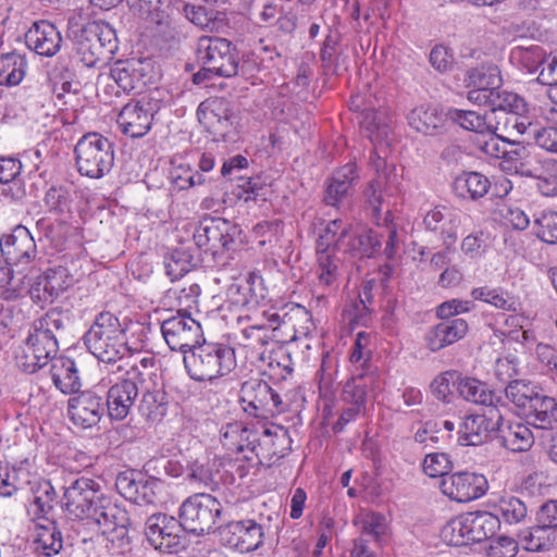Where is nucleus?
Instances as JSON below:
<instances>
[{
  "mask_svg": "<svg viewBox=\"0 0 557 557\" xmlns=\"http://www.w3.org/2000/svg\"><path fill=\"white\" fill-rule=\"evenodd\" d=\"M84 343L98 360L112 367V373L128 367L126 358L131 349L120 320L109 311L100 312L84 335Z\"/></svg>",
  "mask_w": 557,
  "mask_h": 557,
  "instance_id": "nucleus-1",
  "label": "nucleus"
},
{
  "mask_svg": "<svg viewBox=\"0 0 557 557\" xmlns=\"http://www.w3.org/2000/svg\"><path fill=\"white\" fill-rule=\"evenodd\" d=\"M506 398L521 410L528 424L552 429L557 423V400L547 396L530 381H515L505 387Z\"/></svg>",
  "mask_w": 557,
  "mask_h": 557,
  "instance_id": "nucleus-2",
  "label": "nucleus"
},
{
  "mask_svg": "<svg viewBox=\"0 0 557 557\" xmlns=\"http://www.w3.org/2000/svg\"><path fill=\"white\" fill-rule=\"evenodd\" d=\"M184 364L193 380L212 381L235 369V351L227 345L203 341L184 355Z\"/></svg>",
  "mask_w": 557,
  "mask_h": 557,
  "instance_id": "nucleus-3",
  "label": "nucleus"
},
{
  "mask_svg": "<svg viewBox=\"0 0 557 557\" xmlns=\"http://www.w3.org/2000/svg\"><path fill=\"white\" fill-rule=\"evenodd\" d=\"M200 71L193 75L195 84H201L210 75L233 77L238 72V57L235 47L225 38L202 36L198 40Z\"/></svg>",
  "mask_w": 557,
  "mask_h": 557,
  "instance_id": "nucleus-4",
  "label": "nucleus"
},
{
  "mask_svg": "<svg viewBox=\"0 0 557 557\" xmlns=\"http://www.w3.org/2000/svg\"><path fill=\"white\" fill-rule=\"evenodd\" d=\"M77 171L90 178H100L108 173L114 161L113 144L99 133L83 135L75 145Z\"/></svg>",
  "mask_w": 557,
  "mask_h": 557,
  "instance_id": "nucleus-5",
  "label": "nucleus"
},
{
  "mask_svg": "<svg viewBox=\"0 0 557 557\" xmlns=\"http://www.w3.org/2000/svg\"><path fill=\"white\" fill-rule=\"evenodd\" d=\"M239 403L247 414L257 419L273 418L288 410L281 395L261 379H249L242 383Z\"/></svg>",
  "mask_w": 557,
  "mask_h": 557,
  "instance_id": "nucleus-6",
  "label": "nucleus"
},
{
  "mask_svg": "<svg viewBox=\"0 0 557 557\" xmlns=\"http://www.w3.org/2000/svg\"><path fill=\"white\" fill-rule=\"evenodd\" d=\"M240 228L233 222L215 216H205L194 232L197 247L213 258L234 250L240 240Z\"/></svg>",
  "mask_w": 557,
  "mask_h": 557,
  "instance_id": "nucleus-7",
  "label": "nucleus"
},
{
  "mask_svg": "<svg viewBox=\"0 0 557 557\" xmlns=\"http://www.w3.org/2000/svg\"><path fill=\"white\" fill-rule=\"evenodd\" d=\"M221 503L210 494L196 493L180 507L178 519L185 532L203 535L215 524L221 515Z\"/></svg>",
  "mask_w": 557,
  "mask_h": 557,
  "instance_id": "nucleus-8",
  "label": "nucleus"
},
{
  "mask_svg": "<svg viewBox=\"0 0 557 557\" xmlns=\"http://www.w3.org/2000/svg\"><path fill=\"white\" fill-rule=\"evenodd\" d=\"M249 445L251 455H245L244 458L249 462L256 459L257 463L271 467L290 451L292 438L287 429L272 424L260 434H252Z\"/></svg>",
  "mask_w": 557,
  "mask_h": 557,
  "instance_id": "nucleus-9",
  "label": "nucleus"
},
{
  "mask_svg": "<svg viewBox=\"0 0 557 557\" xmlns=\"http://www.w3.org/2000/svg\"><path fill=\"white\" fill-rule=\"evenodd\" d=\"M90 519L100 527L113 545L116 544L117 548L124 550L131 544L128 513L110 498L104 496L99 499V505Z\"/></svg>",
  "mask_w": 557,
  "mask_h": 557,
  "instance_id": "nucleus-10",
  "label": "nucleus"
},
{
  "mask_svg": "<svg viewBox=\"0 0 557 557\" xmlns=\"http://www.w3.org/2000/svg\"><path fill=\"white\" fill-rule=\"evenodd\" d=\"M103 497L97 481L81 476L65 488L63 507L75 519H90Z\"/></svg>",
  "mask_w": 557,
  "mask_h": 557,
  "instance_id": "nucleus-11",
  "label": "nucleus"
},
{
  "mask_svg": "<svg viewBox=\"0 0 557 557\" xmlns=\"http://www.w3.org/2000/svg\"><path fill=\"white\" fill-rule=\"evenodd\" d=\"M184 528L180 519L166 513H153L146 521V536L158 550L175 554L184 548Z\"/></svg>",
  "mask_w": 557,
  "mask_h": 557,
  "instance_id": "nucleus-12",
  "label": "nucleus"
},
{
  "mask_svg": "<svg viewBox=\"0 0 557 557\" xmlns=\"http://www.w3.org/2000/svg\"><path fill=\"white\" fill-rule=\"evenodd\" d=\"M161 332L168 346L172 350L183 351L184 355L203 339L202 329L190 313L177 311L176 315L165 319L161 324Z\"/></svg>",
  "mask_w": 557,
  "mask_h": 557,
  "instance_id": "nucleus-13",
  "label": "nucleus"
},
{
  "mask_svg": "<svg viewBox=\"0 0 557 557\" xmlns=\"http://www.w3.org/2000/svg\"><path fill=\"white\" fill-rule=\"evenodd\" d=\"M470 102L479 107H486L490 120L495 125L505 121L509 114H524L528 111L527 102L518 94L498 86L495 90L472 94Z\"/></svg>",
  "mask_w": 557,
  "mask_h": 557,
  "instance_id": "nucleus-14",
  "label": "nucleus"
},
{
  "mask_svg": "<svg viewBox=\"0 0 557 557\" xmlns=\"http://www.w3.org/2000/svg\"><path fill=\"white\" fill-rule=\"evenodd\" d=\"M121 373H124L126 377L109 388L106 401L110 418L116 421H122L129 414L138 396L137 383L141 371L136 366H131Z\"/></svg>",
  "mask_w": 557,
  "mask_h": 557,
  "instance_id": "nucleus-15",
  "label": "nucleus"
},
{
  "mask_svg": "<svg viewBox=\"0 0 557 557\" xmlns=\"http://www.w3.org/2000/svg\"><path fill=\"white\" fill-rule=\"evenodd\" d=\"M223 546L239 553H250L263 544V527L252 519L231 521L219 528Z\"/></svg>",
  "mask_w": 557,
  "mask_h": 557,
  "instance_id": "nucleus-16",
  "label": "nucleus"
},
{
  "mask_svg": "<svg viewBox=\"0 0 557 557\" xmlns=\"http://www.w3.org/2000/svg\"><path fill=\"white\" fill-rule=\"evenodd\" d=\"M158 104L151 98L143 97L126 103L117 115L116 123L121 132L131 137L145 136L151 128Z\"/></svg>",
  "mask_w": 557,
  "mask_h": 557,
  "instance_id": "nucleus-17",
  "label": "nucleus"
},
{
  "mask_svg": "<svg viewBox=\"0 0 557 557\" xmlns=\"http://www.w3.org/2000/svg\"><path fill=\"white\" fill-rule=\"evenodd\" d=\"M440 488L451 500L468 503L482 497L488 488V483L482 474L463 471L443 476Z\"/></svg>",
  "mask_w": 557,
  "mask_h": 557,
  "instance_id": "nucleus-18",
  "label": "nucleus"
},
{
  "mask_svg": "<svg viewBox=\"0 0 557 557\" xmlns=\"http://www.w3.org/2000/svg\"><path fill=\"white\" fill-rule=\"evenodd\" d=\"M137 410L148 421H159L166 412V394L164 387L157 381V375L141 372L138 381Z\"/></svg>",
  "mask_w": 557,
  "mask_h": 557,
  "instance_id": "nucleus-19",
  "label": "nucleus"
},
{
  "mask_svg": "<svg viewBox=\"0 0 557 557\" xmlns=\"http://www.w3.org/2000/svg\"><path fill=\"white\" fill-rule=\"evenodd\" d=\"M75 394L67 401V412L71 421L83 429L97 425L104 413L102 397L92 391Z\"/></svg>",
  "mask_w": 557,
  "mask_h": 557,
  "instance_id": "nucleus-20",
  "label": "nucleus"
},
{
  "mask_svg": "<svg viewBox=\"0 0 557 557\" xmlns=\"http://www.w3.org/2000/svg\"><path fill=\"white\" fill-rule=\"evenodd\" d=\"M0 250L8 265H18L35 258L36 244L28 228L17 225L1 237Z\"/></svg>",
  "mask_w": 557,
  "mask_h": 557,
  "instance_id": "nucleus-21",
  "label": "nucleus"
},
{
  "mask_svg": "<svg viewBox=\"0 0 557 557\" xmlns=\"http://www.w3.org/2000/svg\"><path fill=\"white\" fill-rule=\"evenodd\" d=\"M74 280L64 267L49 268L30 289V296L37 302H52L64 290L72 286Z\"/></svg>",
  "mask_w": 557,
  "mask_h": 557,
  "instance_id": "nucleus-22",
  "label": "nucleus"
},
{
  "mask_svg": "<svg viewBox=\"0 0 557 557\" xmlns=\"http://www.w3.org/2000/svg\"><path fill=\"white\" fill-rule=\"evenodd\" d=\"M409 126L424 136H438L447 132V112L440 107L422 103L407 114Z\"/></svg>",
  "mask_w": 557,
  "mask_h": 557,
  "instance_id": "nucleus-23",
  "label": "nucleus"
},
{
  "mask_svg": "<svg viewBox=\"0 0 557 557\" xmlns=\"http://www.w3.org/2000/svg\"><path fill=\"white\" fill-rule=\"evenodd\" d=\"M441 320L440 323L430 327L424 336L426 347L433 352L460 341L469 330L468 322L462 318Z\"/></svg>",
  "mask_w": 557,
  "mask_h": 557,
  "instance_id": "nucleus-24",
  "label": "nucleus"
},
{
  "mask_svg": "<svg viewBox=\"0 0 557 557\" xmlns=\"http://www.w3.org/2000/svg\"><path fill=\"white\" fill-rule=\"evenodd\" d=\"M27 47L42 57H52L60 49L62 37L57 27L48 21H38L25 34Z\"/></svg>",
  "mask_w": 557,
  "mask_h": 557,
  "instance_id": "nucleus-25",
  "label": "nucleus"
},
{
  "mask_svg": "<svg viewBox=\"0 0 557 557\" xmlns=\"http://www.w3.org/2000/svg\"><path fill=\"white\" fill-rule=\"evenodd\" d=\"M359 174L355 163H347L335 170L326 182L324 202L327 206H338L352 190Z\"/></svg>",
  "mask_w": 557,
  "mask_h": 557,
  "instance_id": "nucleus-26",
  "label": "nucleus"
},
{
  "mask_svg": "<svg viewBox=\"0 0 557 557\" xmlns=\"http://www.w3.org/2000/svg\"><path fill=\"white\" fill-rule=\"evenodd\" d=\"M197 117L199 123L213 135H225L232 125L230 111L220 99L201 102L197 109Z\"/></svg>",
  "mask_w": 557,
  "mask_h": 557,
  "instance_id": "nucleus-27",
  "label": "nucleus"
},
{
  "mask_svg": "<svg viewBox=\"0 0 557 557\" xmlns=\"http://www.w3.org/2000/svg\"><path fill=\"white\" fill-rule=\"evenodd\" d=\"M75 50L81 61L87 67H95L99 63H106L107 59L102 52V47L98 45V38L94 33L90 23L84 25L78 30L73 32Z\"/></svg>",
  "mask_w": 557,
  "mask_h": 557,
  "instance_id": "nucleus-28",
  "label": "nucleus"
},
{
  "mask_svg": "<svg viewBox=\"0 0 557 557\" xmlns=\"http://www.w3.org/2000/svg\"><path fill=\"white\" fill-rule=\"evenodd\" d=\"M336 242L333 239H325L323 234H320L317 239V256L319 284L323 286H332L338 277V259L335 257Z\"/></svg>",
  "mask_w": 557,
  "mask_h": 557,
  "instance_id": "nucleus-29",
  "label": "nucleus"
},
{
  "mask_svg": "<svg viewBox=\"0 0 557 557\" xmlns=\"http://www.w3.org/2000/svg\"><path fill=\"white\" fill-rule=\"evenodd\" d=\"M451 187L456 197L478 201L488 193L491 181L486 175L476 171L462 172L455 177Z\"/></svg>",
  "mask_w": 557,
  "mask_h": 557,
  "instance_id": "nucleus-30",
  "label": "nucleus"
},
{
  "mask_svg": "<svg viewBox=\"0 0 557 557\" xmlns=\"http://www.w3.org/2000/svg\"><path fill=\"white\" fill-rule=\"evenodd\" d=\"M50 374L54 386L63 394H75L81 388V380L75 361L67 357L52 360Z\"/></svg>",
  "mask_w": 557,
  "mask_h": 557,
  "instance_id": "nucleus-31",
  "label": "nucleus"
},
{
  "mask_svg": "<svg viewBox=\"0 0 557 557\" xmlns=\"http://www.w3.org/2000/svg\"><path fill=\"white\" fill-rule=\"evenodd\" d=\"M500 445L513 453L529 450L534 444V437L529 426L522 422L508 421L497 434Z\"/></svg>",
  "mask_w": 557,
  "mask_h": 557,
  "instance_id": "nucleus-32",
  "label": "nucleus"
},
{
  "mask_svg": "<svg viewBox=\"0 0 557 557\" xmlns=\"http://www.w3.org/2000/svg\"><path fill=\"white\" fill-rule=\"evenodd\" d=\"M70 320L71 313L69 310L52 308L33 322V331L30 333L49 337L50 339H58L65 332Z\"/></svg>",
  "mask_w": 557,
  "mask_h": 557,
  "instance_id": "nucleus-33",
  "label": "nucleus"
},
{
  "mask_svg": "<svg viewBox=\"0 0 557 557\" xmlns=\"http://www.w3.org/2000/svg\"><path fill=\"white\" fill-rule=\"evenodd\" d=\"M448 120L463 129L479 134H496L497 126L492 123L487 112L481 114L473 110L451 108L447 111Z\"/></svg>",
  "mask_w": 557,
  "mask_h": 557,
  "instance_id": "nucleus-34",
  "label": "nucleus"
},
{
  "mask_svg": "<svg viewBox=\"0 0 557 557\" xmlns=\"http://www.w3.org/2000/svg\"><path fill=\"white\" fill-rule=\"evenodd\" d=\"M467 86H473L474 88L468 91L467 98L470 101L472 94L479 91H491L495 90L500 86L502 77L500 71L496 65H481L472 67L466 73Z\"/></svg>",
  "mask_w": 557,
  "mask_h": 557,
  "instance_id": "nucleus-35",
  "label": "nucleus"
},
{
  "mask_svg": "<svg viewBox=\"0 0 557 557\" xmlns=\"http://www.w3.org/2000/svg\"><path fill=\"white\" fill-rule=\"evenodd\" d=\"M471 543L487 540L496 534L500 527L498 515L488 511L466 512Z\"/></svg>",
  "mask_w": 557,
  "mask_h": 557,
  "instance_id": "nucleus-36",
  "label": "nucleus"
},
{
  "mask_svg": "<svg viewBox=\"0 0 557 557\" xmlns=\"http://www.w3.org/2000/svg\"><path fill=\"white\" fill-rule=\"evenodd\" d=\"M381 248V236L372 231L354 232L349 228V236H347L346 245L342 250L351 253L352 256L372 257Z\"/></svg>",
  "mask_w": 557,
  "mask_h": 557,
  "instance_id": "nucleus-37",
  "label": "nucleus"
},
{
  "mask_svg": "<svg viewBox=\"0 0 557 557\" xmlns=\"http://www.w3.org/2000/svg\"><path fill=\"white\" fill-rule=\"evenodd\" d=\"M270 323L264 325H247L240 332L239 344L246 348L258 350L269 344L274 337V332L283 323L281 317H272Z\"/></svg>",
  "mask_w": 557,
  "mask_h": 557,
  "instance_id": "nucleus-38",
  "label": "nucleus"
},
{
  "mask_svg": "<svg viewBox=\"0 0 557 557\" xmlns=\"http://www.w3.org/2000/svg\"><path fill=\"white\" fill-rule=\"evenodd\" d=\"M180 0H127L134 15L149 22L158 16L168 17L171 11H180Z\"/></svg>",
  "mask_w": 557,
  "mask_h": 557,
  "instance_id": "nucleus-39",
  "label": "nucleus"
},
{
  "mask_svg": "<svg viewBox=\"0 0 557 557\" xmlns=\"http://www.w3.org/2000/svg\"><path fill=\"white\" fill-rule=\"evenodd\" d=\"M459 395L467 401L476 405H486V403H499V392L491 389L488 385L473 377H465L458 384Z\"/></svg>",
  "mask_w": 557,
  "mask_h": 557,
  "instance_id": "nucleus-40",
  "label": "nucleus"
},
{
  "mask_svg": "<svg viewBox=\"0 0 557 557\" xmlns=\"http://www.w3.org/2000/svg\"><path fill=\"white\" fill-rule=\"evenodd\" d=\"M27 62L24 55L10 52L0 57V85L16 86L25 76Z\"/></svg>",
  "mask_w": 557,
  "mask_h": 557,
  "instance_id": "nucleus-41",
  "label": "nucleus"
},
{
  "mask_svg": "<svg viewBox=\"0 0 557 557\" xmlns=\"http://www.w3.org/2000/svg\"><path fill=\"white\" fill-rule=\"evenodd\" d=\"M459 433V441L463 445L476 446L485 443L493 432L480 414H469L465 417Z\"/></svg>",
  "mask_w": 557,
  "mask_h": 557,
  "instance_id": "nucleus-42",
  "label": "nucleus"
},
{
  "mask_svg": "<svg viewBox=\"0 0 557 557\" xmlns=\"http://www.w3.org/2000/svg\"><path fill=\"white\" fill-rule=\"evenodd\" d=\"M252 434L242 422L227 423L221 430V443L230 453H243L246 448L250 451Z\"/></svg>",
  "mask_w": 557,
  "mask_h": 557,
  "instance_id": "nucleus-43",
  "label": "nucleus"
},
{
  "mask_svg": "<svg viewBox=\"0 0 557 557\" xmlns=\"http://www.w3.org/2000/svg\"><path fill=\"white\" fill-rule=\"evenodd\" d=\"M76 191L70 186H51L45 195L44 201L49 212L55 215L71 213Z\"/></svg>",
  "mask_w": 557,
  "mask_h": 557,
  "instance_id": "nucleus-44",
  "label": "nucleus"
},
{
  "mask_svg": "<svg viewBox=\"0 0 557 557\" xmlns=\"http://www.w3.org/2000/svg\"><path fill=\"white\" fill-rule=\"evenodd\" d=\"M525 549L530 552H548L557 545V529L536 523L523 537Z\"/></svg>",
  "mask_w": 557,
  "mask_h": 557,
  "instance_id": "nucleus-45",
  "label": "nucleus"
},
{
  "mask_svg": "<svg viewBox=\"0 0 557 557\" xmlns=\"http://www.w3.org/2000/svg\"><path fill=\"white\" fill-rule=\"evenodd\" d=\"M63 547L61 531L53 522L49 525H42L39 529L36 540L34 541V549L38 555L51 557L60 553Z\"/></svg>",
  "mask_w": 557,
  "mask_h": 557,
  "instance_id": "nucleus-46",
  "label": "nucleus"
},
{
  "mask_svg": "<svg viewBox=\"0 0 557 557\" xmlns=\"http://www.w3.org/2000/svg\"><path fill=\"white\" fill-rule=\"evenodd\" d=\"M39 240H46L57 249H61L69 234V225L61 220L39 219L36 223Z\"/></svg>",
  "mask_w": 557,
  "mask_h": 557,
  "instance_id": "nucleus-47",
  "label": "nucleus"
},
{
  "mask_svg": "<svg viewBox=\"0 0 557 557\" xmlns=\"http://www.w3.org/2000/svg\"><path fill=\"white\" fill-rule=\"evenodd\" d=\"M111 79L114 85L122 89L125 94L137 90L140 91L137 81L132 72L129 59L116 61L110 69L108 76H99L100 82H107Z\"/></svg>",
  "mask_w": 557,
  "mask_h": 557,
  "instance_id": "nucleus-48",
  "label": "nucleus"
},
{
  "mask_svg": "<svg viewBox=\"0 0 557 557\" xmlns=\"http://www.w3.org/2000/svg\"><path fill=\"white\" fill-rule=\"evenodd\" d=\"M494 515H498L499 520L507 524H516L527 518L528 508L519 497L506 495L499 499Z\"/></svg>",
  "mask_w": 557,
  "mask_h": 557,
  "instance_id": "nucleus-49",
  "label": "nucleus"
},
{
  "mask_svg": "<svg viewBox=\"0 0 557 557\" xmlns=\"http://www.w3.org/2000/svg\"><path fill=\"white\" fill-rule=\"evenodd\" d=\"M444 542L451 546H463L471 543L466 513L450 519L441 530Z\"/></svg>",
  "mask_w": 557,
  "mask_h": 557,
  "instance_id": "nucleus-50",
  "label": "nucleus"
},
{
  "mask_svg": "<svg viewBox=\"0 0 557 557\" xmlns=\"http://www.w3.org/2000/svg\"><path fill=\"white\" fill-rule=\"evenodd\" d=\"M361 128L374 145L385 140L389 134V125L385 121V115L374 110L364 113Z\"/></svg>",
  "mask_w": 557,
  "mask_h": 557,
  "instance_id": "nucleus-51",
  "label": "nucleus"
},
{
  "mask_svg": "<svg viewBox=\"0 0 557 557\" xmlns=\"http://www.w3.org/2000/svg\"><path fill=\"white\" fill-rule=\"evenodd\" d=\"M471 296L473 299L487 302L497 309L505 311H516V304L512 298L508 297V294L499 287H476L472 289Z\"/></svg>",
  "mask_w": 557,
  "mask_h": 557,
  "instance_id": "nucleus-52",
  "label": "nucleus"
},
{
  "mask_svg": "<svg viewBox=\"0 0 557 557\" xmlns=\"http://www.w3.org/2000/svg\"><path fill=\"white\" fill-rule=\"evenodd\" d=\"M339 42V33L330 30L320 50V59L322 61L323 67L334 74H339L341 70L339 58L342 53L337 51Z\"/></svg>",
  "mask_w": 557,
  "mask_h": 557,
  "instance_id": "nucleus-53",
  "label": "nucleus"
},
{
  "mask_svg": "<svg viewBox=\"0 0 557 557\" xmlns=\"http://www.w3.org/2000/svg\"><path fill=\"white\" fill-rule=\"evenodd\" d=\"M26 345L36 355L44 367L49 362L52 363V360L58 358V339H50L49 337L38 336L30 333L27 337Z\"/></svg>",
  "mask_w": 557,
  "mask_h": 557,
  "instance_id": "nucleus-54",
  "label": "nucleus"
},
{
  "mask_svg": "<svg viewBox=\"0 0 557 557\" xmlns=\"http://www.w3.org/2000/svg\"><path fill=\"white\" fill-rule=\"evenodd\" d=\"M166 274L172 280L184 276L193 268V258L185 249H174L164 257Z\"/></svg>",
  "mask_w": 557,
  "mask_h": 557,
  "instance_id": "nucleus-55",
  "label": "nucleus"
},
{
  "mask_svg": "<svg viewBox=\"0 0 557 557\" xmlns=\"http://www.w3.org/2000/svg\"><path fill=\"white\" fill-rule=\"evenodd\" d=\"M485 409L482 414V419L485 420V423L490 428L493 433L498 434L500 429L506 425L508 421L505 419V413L509 411V407L505 401L504 397L499 393V403L496 401L486 403L484 405Z\"/></svg>",
  "mask_w": 557,
  "mask_h": 557,
  "instance_id": "nucleus-56",
  "label": "nucleus"
},
{
  "mask_svg": "<svg viewBox=\"0 0 557 557\" xmlns=\"http://www.w3.org/2000/svg\"><path fill=\"white\" fill-rule=\"evenodd\" d=\"M57 493L49 481L38 483L33 500V512L37 518H44L53 509Z\"/></svg>",
  "mask_w": 557,
  "mask_h": 557,
  "instance_id": "nucleus-57",
  "label": "nucleus"
},
{
  "mask_svg": "<svg viewBox=\"0 0 557 557\" xmlns=\"http://www.w3.org/2000/svg\"><path fill=\"white\" fill-rule=\"evenodd\" d=\"M497 132H504L512 134L516 131L520 135H528L534 138V133L537 131V126L533 125L524 114H509L505 117V121L497 122Z\"/></svg>",
  "mask_w": 557,
  "mask_h": 557,
  "instance_id": "nucleus-58",
  "label": "nucleus"
},
{
  "mask_svg": "<svg viewBox=\"0 0 557 557\" xmlns=\"http://www.w3.org/2000/svg\"><path fill=\"white\" fill-rule=\"evenodd\" d=\"M536 236L547 243L557 244V212H544L534 220Z\"/></svg>",
  "mask_w": 557,
  "mask_h": 557,
  "instance_id": "nucleus-59",
  "label": "nucleus"
},
{
  "mask_svg": "<svg viewBox=\"0 0 557 557\" xmlns=\"http://www.w3.org/2000/svg\"><path fill=\"white\" fill-rule=\"evenodd\" d=\"M94 33L97 35L98 45L102 47V52L107 61L111 60L114 52L117 50V39L115 30L108 23H90Z\"/></svg>",
  "mask_w": 557,
  "mask_h": 557,
  "instance_id": "nucleus-60",
  "label": "nucleus"
},
{
  "mask_svg": "<svg viewBox=\"0 0 557 557\" xmlns=\"http://www.w3.org/2000/svg\"><path fill=\"white\" fill-rule=\"evenodd\" d=\"M180 11H171L168 17H156L149 23L156 26V32L165 42H178L181 39V30L176 23L175 16Z\"/></svg>",
  "mask_w": 557,
  "mask_h": 557,
  "instance_id": "nucleus-61",
  "label": "nucleus"
},
{
  "mask_svg": "<svg viewBox=\"0 0 557 557\" xmlns=\"http://www.w3.org/2000/svg\"><path fill=\"white\" fill-rule=\"evenodd\" d=\"M387 531L386 518L380 512H368L361 519V536H369L376 543Z\"/></svg>",
  "mask_w": 557,
  "mask_h": 557,
  "instance_id": "nucleus-62",
  "label": "nucleus"
},
{
  "mask_svg": "<svg viewBox=\"0 0 557 557\" xmlns=\"http://www.w3.org/2000/svg\"><path fill=\"white\" fill-rule=\"evenodd\" d=\"M132 72L137 81L139 89L141 90L147 85L156 82L157 72L154 62L149 58H132L129 59Z\"/></svg>",
  "mask_w": 557,
  "mask_h": 557,
  "instance_id": "nucleus-63",
  "label": "nucleus"
},
{
  "mask_svg": "<svg viewBox=\"0 0 557 557\" xmlns=\"http://www.w3.org/2000/svg\"><path fill=\"white\" fill-rule=\"evenodd\" d=\"M453 468V462L449 456L444 453H434L425 456L423 461V471L431 478L448 476Z\"/></svg>",
  "mask_w": 557,
  "mask_h": 557,
  "instance_id": "nucleus-64",
  "label": "nucleus"
}]
</instances>
